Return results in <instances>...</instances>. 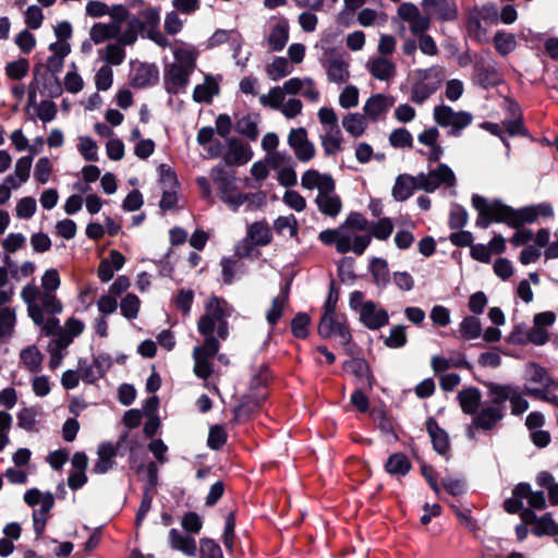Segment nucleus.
Wrapping results in <instances>:
<instances>
[{"instance_id":"20e7f679","label":"nucleus","mask_w":558,"mask_h":558,"mask_svg":"<svg viewBox=\"0 0 558 558\" xmlns=\"http://www.w3.org/2000/svg\"><path fill=\"white\" fill-rule=\"evenodd\" d=\"M219 198L236 210L243 205L246 187H260L267 177H213Z\"/></svg>"},{"instance_id":"09e8293b","label":"nucleus","mask_w":558,"mask_h":558,"mask_svg":"<svg viewBox=\"0 0 558 558\" xmlns=\"http://www.w3.org/2000/svg\"><path fill=\"white\" fill-rule=\"evenodd\" d=\"M218 93V85L211 78H206L201 85H197L193 93V98L198 102H208L214 95Z\"/></svg>"},{"instance_id":"0eeeda50","label":"nucleus","mask_w":558,"mask_h":558,"mask_svg":"<svg viewBox=\"0 0 558 558\" xmlns=\"http://www.w3.org/2000/svg\"><path fill=\"white\" fill-rule=\"evenodd\" d=\"M444 80L445 72L440 66L417 70L411 87V101L416 105L424 104L440 87Z\"/></svg>"},{"instance_id":"39448f33","label":"nucleus","mask_w":558,"mask_h":558,"mask_svg":"<svg viewBox=\"0 0 558 558\" xmlns=\"http://www.w3.org/2000/svg\"><path fill=\"white\" fill-rule=\"evenodd\" d=\"M207 154L211 158L220 157L228 167H241L246 165L253 158V150L250 144L238 137H230L226 145L216 141L207 148Z\"/></svg>"},{"instance_id":"393cba45","label":"nucleus","mask_w":558,"mask_h":558,"mask_svg":"<svg viewBox=\"0 0 558 558\" xmlns=\"http://www.w3.org/2000/svg\"><path fill=\"white\" fill-rule=\"evenodd\" d=\"M505 414L501 408L487 407L482 409L472 420V426L476 429L492 430Z\"/></svg>"},{"instance_id":"aec40b11","label":"nucleus","mask_w":558,"mask_h":558,"mask_svg":"<svg viewBox=\"0 0 558 558\" xmlns=\"http://www.w3.org/2000/svg\"><path fill=\"white\" fill-rule=\"evenodd\" d=\"M366 69L378 81H390L397 74L396 63L387 57L371 58L366 63Z\"/></svg>"},{"instance_id":"2eb2a0df","label":"nucleus","mask_w":558,"mask_h":558,"mask_svg":"<svg viewBox=\"0 0 558 558\" xmlns=\"http://www.w3.org/2000/svg\"><path fill=\"white\" fill-rule=\"evenodd\" d=\"M361 323L371 330H377L389 323V315L385 308L376 310L373 301H366L360 310Z\"/></svg>"},{"instance_id":"f03ea898","label":"nucleus","mask_w":558,"mask_h":558,"mask_svg":"<svg viewBox=\"0 0 558 558\" xmlns=\"http://www.w3.org/2000/svg\"><path fill=\"white\" fill-rule=\"evenodd\" d=\"M301 95L313 104L320 99V92L312 77H291L281 86L271 87L266 94L259 96V104L280 113L287 119H294L302 113L303 104L299 98L290 97Z\"/></svg>"},{"instance_id":"412c9836","label":"nucleus","mask_w":558,"mask_h":558,"mask_svg":"<svg viewBox=\"0 0 558 558\" xmlns=\"http://www.w3.org/2000/svg\"><path fill=\"white\" fill-rule=\"evenodd\" d=\"M342 368L353 374L360 381L366 383L369 390L373 389L376 378L368 362L364 357L347 360L343 362Z\"/></svg>"},{"instance_id":"37998d69","label":"nucleus","mask_w":558,"mask_h":558,"mask_svg":"<svg viewBox=\"0 0 558 558\" xmlns=\"http://www.w3.org/2000/svg\"><path fill=\"white\" fill-rule=\"evenodd\" d=\"M414 190L415 183L413 179L397 177L396 183L392 187V196L398 202H404L412 196Z\"/></svg>"},{"instance_id":"f257e3e1","label":"nucleus","mask_w":558,"mask_h":558,"mask_svg":"<svg viewBox=\"0 0 558 558\" xmlns=\"http://www.w3.org/2000/svg\"><path fill=\"white\" fill-rule=\"evenodd\" d=\"M472 205L478 211L476 226L482 229L488 228L493 222L507 223L509 227L518 229L525 223L535 222L539 216L550 217L554 214L553 207L547 203L514 209L500 199L488 203L478 194L472 196Z\"/></svg>"},{"instance_id":"9d476101","label":"nucleus","mask_w":558,"mask_h":558,"mask_svg":"<svg viewBox=\"0 0 558 558\" xmlns=\"http://www.w3.org/2000/svg\"><path fill=\"white\" fill-rule=\"evenodd\" d=\"M439 131L435 126H430L418 134L417 141L429 147L428 161L432 166L433 162H438L444 153L442 147L438 144ZM428 174H453L452 170L444 163H438L435 168L430 167Z\"/></svg>"},{"instance_id":"0e129e2a","label":"nucleus","mask_w":558,"mask_h":558,"mask_svg":"<svg viewBox=\"0 0 558 558\" xmlns=\"http://www.w3.org/2000/svg\"><path fill=\"white\" fill-rule=\"evenodd\" d=\"M389 143L396 148H407L412 146L413 137L407 129L399 128L390 133Z\"/></svg>"},{"instance_id":"ddd939ff","label":"nucleus","mask_w":558,"mask_h":558,"mask_svg":"<svg viewBox=\"0 0 558 558\" xmlns=\"http://www.w3.org/2000/svg\"><path fill=\"white\" fill-rule=\"evenodd\" d=\"M293 159L283 153H269L263 162H256L252 167V174H262L263 172L275 171L278 174H294Z\"/></svg>"},{"instance_id":"69168bd1","label":"nucleus","mask_w":558,"mask_h":558,"mask_svg":"<svg viewBox=\"0 0 558 558\" xmlns=\"http://www.w3.org/2000/svg\"><path fill=\"white\" fill-rule=\"evenodd\" d=\"M28 69V61L26 59H19L5 65V74L11 80H21L27 75Z\"/></svg>"},{"instance_id":"a19ab883","label":"nucleus","mask_w":558,"mask_h":558,"mask_svg":"<svg viewBox=\"0 0 558 558\" xmlns=\"http://www.w3.org/2000/svg\"><path fill=\"white\" fill-rule=\"evenodd\" d=\"M311 316L305 312H299L290 322L291 333L294 338L304 340L310 335Z\"/></svg>"},{"instance_id":"423d86ee","label":"nucleus","mask_w":558,"mask_h":558,"mask_svg":"<svg viewBox=\"0 0 558 558\" xmlns=\"http://www.w3.org/2000/svg\"><path fill=\"white\" fill-rule=\"evenodd\" d=\"M317 117L323 128L320 144L327 156H335L342 149V133L338 124V117L333 109L322 107Z\"/></svg>"},{"instance_id":"79ce46f5","label":"nucleus","mask_w":558,"mask_h":558,"mask_svg":"<svg viewBox=\"0 0 558 558\" xmlns=\"http://www.w3.org/2000/svg\"><path fill=\"white\" fill-rule=\"evenodd\" d=\"M532 533L536 536H556L558 535V523L554 521L551 513L547 512L537 519L532 527Z\"/></svg>"},{"instance_id":"774afa93","label":"nucleus","mask_w":558,"mask_h":558,"mask_svg":"<svg viewBox=\"0 0 558 558\" xmlns=\"http://www.w3.org/2000/svg\"><path fill=\"white\" fill-rule=\"evenodd\" d=\"M113 83V71L109 65H102L95 74V85L98 90H108Z\"/></svg>"},{"instance_id":"c85d7f7f","label":"nucleus","mask_w":558,"mask_h":558,"mask_svg":"<svg viewBox=\"0 0 558 558\" xmlns=\"http://www.w3.org/2000/svg\"><path fill=\"white\" fill-rule=\"evenodd\" d=\"M262 407V400L250 396L242 397L240 403L233 408L231 423L241 424L252 418L253 414Z\"/></svg>"},{"instance_id":"2f4dec72","label":"nucleus","mask_w":558,"mask_h":558,"mask_svg":"<svg viewBox=\"0 0 558 558\" xmlns=\"http://www.w3.org/2000/svg\"><path fill=\"white\" fill-rule=\"evenodd\" d=\"M384 468L390 475L405 476L412 470V463L405 453L395 452L388 457Z\"/></svg>"},{"instance_id":"a878e982","label":"nucleus","mask_w":558,"mask_h":558,"mask_svg":"<svg viewBox=\"0 0 558 558\" xmlns=\"http://www.w3.org/2000/svg\"><path fill=\"white\" fill-rule=\"evenodd\" d=\"M289 40V23L284 19L276 21L267 36V45L271 51H281Z\"/></svg>"},{"instance_id":"8fccbe9b","label":"nucleus","mask_w":558,"mask_h":558,"mask_svg":"<svg viewBox=\"0 0 558 558\" xmlns=\"http://www.w3.org/2000/svg\"><path fill=\"white\" fill-rule=\"evenodd\" d=\"M529 366L531 371V381L542 384L545 389L557 386V381L548 374L545 367L537 363H530Z\"/></svg>"},{"instance_id":"4c0bfd02","label":"nucleus","mask_w":558,"mask_h":558,"mask_svg":"<svg viewBox=\"0 0 558 558\" xmlns=\"http://www.w3.org/2000/svg\"><path fill=\"white\" fill-rule=\"evenodd\" d=\"M20 359L31 373H38L41 369L44 354L36 345H29L20 353Z\"/></svg>"},{"instance_id":"680f3d73","label":"nucleus","mask_w":558,"mask_h":558,"mask_svg":"<svg viewBox=\"0 0 558 558\" xmlns=\"http://www.w3.org/2000/svg\"><path fill=\"white\" fill-rule=\"evenodd\" d=\"M77 149L88 161H96L98 159V146L96 142L88 136L78 137Z\"/></svg>"},{"instance_id":"6e6d98bb","label":"nucleus","mask_w":558,"mask_h":558,"mask_svg":"<svg viewBox=\"0 0 558 558\" xmlns=\"http://www.w3.org/2000/svg\"><path fill=\"white\" fill-rule=\"evenodd\" d=\"M116 5L109 7L107 3L99 0H90L86 3V14L93 19H100L108 15L112 19Z\"/></svg>"},{"instance_id":"e433bc0d","label":"nucleus","mask_w":558,"mask_h":558,"mask_svg":"<svg viewBox=\"0 0 558 558\" xmlns=\"http://www.w3.org/2000/svg\"><path fill=\"white\" fill-rule=\"evenodd\" d=\"M342 126L353 137H360L367 129L365 114L348 113L342 118Z\"/></svg>"},{"instance_id":"de8ad7c7","label":"nucleus","mask_w":558,"mask_h":558,"mask_svg":"<svg viewBox=\"0 0 558 558\" xmlns=\"http://www.w3.org/2000/svg\"><path fill=\"white\" fill-rule=\"evenodd\" d=\"M16 323L15 311L12 307H3L0 310V340L11 337Z\"/></svg>"},{"instance_id":"f8f14e48","label":"nucleus","mask_w":558,"mask_h":558,"mask_svg":"<svg viewBox=\"0 0 558 558\" xmlns=\"http://www.w3.org/2000/svg\"><path fill=\"white\" fill-rule=\"evenodd\" d=\"M226 305L225 299L211 295L206 302L205 314L198 319L197 328H203L207 332L216 330V324L226 320L229 316L225 307Z\"/></svg>"},{"instance_id":"338daca9","label":"nucleus","mask_w":558,"mask_h":558,"mask_svg":"<svg viewBox=\"0 0 558 558\" xmlns=\"http://www.w3.org/2000/svg\"><path fill=\"white\" fill-rule=\"evenodd\" d=\"M194 301V291L191 289H180L174 300L175 307L183 315H189Z\"/></svg>"},{"instance_id":"b1692460","label":"nucleus","mask_w":558,"mask_h":558,"mask_svg":"<svg viewBox=\"0 0 558 558\" xmlns=\"http://www.w3.org/2000/svg\"><path fill=\"white\" fill-rule=\"evenodd\" d=\"M422 5L428 16L446 21L457 16V8L451 0H423Z\"/></svg>"},{"instance_id":"a18cd8bd","label":"nucleus","mask_w":558,"mask_h":558,"mask_svg":"<svg viewBox=\"0 0 558 558\" xmlns=\"http://www.w3.org/2000/svg\"><path fill=\"white\" fill-rule=\"evenodd\" d=\"M371 236L379 241H386L393 232V223L390 218L384 217L369 223Z\"/></svg>"},{"instance_id":"4d7b16f0","label":"nucleus","mask_w":558,"mask_h":558,"mask_svg":"<svg viewBox=\"0 0 558 558\" xmlns=\"http://www.w3.org/2000/svg\"><path fill=\"white\" fill-rule=\"evenodd\" d=\"M274 229L278 234H283L284 230L289 229L290 236L294 238L299 233L298 220L293 214H290L289 216H279L274 221Z\"/></svg>"},{"instance_id":"58836bf2","label":"nucleus","mask_w":558,"mask_h":558,"mask_svg":"<svg viewBox=\"0 0 558 558\" xmlns=\"http://www.w3.org/2000/svg\"><path fill=\"white\" fill-rule=\"evenodd\" d=\"M128 44H122L121 41L108 44L102 50L101 59L104 62H106L110 65H120L123 63L125 59V50L124 46Z\"/></svg>"},{"instance_id":"cd10ccee","label":"nucleus","mask_w":558,"mask_h":558,"mask_svg":"<svg viewBox=\"0 0 558 558\" xmlns=\"http://www.w3.org/2000/svg\"><path fill=\"white\" fill-rule=\"evenodd\" d=\"M457 399L464 414L476 415L482 402V393L476 387H469L458 392Z\"/></svg>"},{"instance_id":"bb28decb","label":"nucleus","mask_w":558,"mask_h":558,"mask_svg":"<svg viewBox=\"0 0 558 558\" xmlns=\"http://www.w3.org/2000/svg\"><path fill=\"white\" fill-rule=\"evenodd\" d=\"M487 388L490 407L504 408L505 403L510 400L514 392L515 386L501 385L494 381H481Z\"/></svg>"},{"instance_id":"f704fd0d","label":"nucleus","mask_w":558,"mask_h":558,"mask_svg":"<svg viewBox=\"0 0 558 558\" xmlns=\"http://www.w3.org/2000/svg\"><path fill=\"white\" fill-rule=\"evenodd\" d=\"M369 272L374 283L378 288H386L390 282V272L388 263L381 257H374L369 264Z\"/></svg>"},{"instance_id":"603ef678","label":"nucleus","mask_w":558,"mask_h":558,"mask_svg":"<svg viewBox=\"0 0 558 558\" xmlns=\"http://www.w3.org/2000/svg\"><path fill=\"white\" fill-rule=\"evenodd\" d=\"M494 44L496 50L502 56L509 54L517 48V39L514 35L509 33H496L494 37Z\"/></svg>"},{"instance_id":"13d9d810","label":"nucleus","mask_w":558,"mask_h":558,"mask_svg":"<svg viewBox=\"0 0 558 558\" xmlns=\"http://www.w3.org/2000/svg\"><path fill=\"white\" fill-rule=\"evenodd\" d=\"M199 558H223L220 545L208 537L199 539Z\"/></svg>"},{"instance_id":"49530a36","label":"nucleus","mask_w":558,"mask_h":558,"mask_svg":"<svg viewBox=\"0 0 558 558\" xmlns=\"http://www.w3.org/2000/svg\"><path fill=\"white\" fill-rule=\"evenodd\" d=\"M460 332L466 340L478 338L482 333L481 320L474 315L464 317L460 324Z\"/></svg>"},{"instance_id":"72a5a7b5","label":"nucleus","mask_w":558,"mask_h":558,"mask_svg":"<svg viewBox=\"0 0 558 558\" xmlns=\"http://www.w3.org/2000/svg\"><path fill=\"white\" fill-rule=\"evenodd\" d=\"M247 236L255 246H266L272 240V232L266 220L255 221L248 227Z\"/></svg>"},{"instance_id":"052dcab7","label":"nucleus","mask_w":558,"mask_h":558,"mask_svg":"<svg viewBox=\"0 0 558 558\" xmlns=\"http://www.w3.org/2000/svg\"><path fill=\"white\" fill-rule=\"evenodd\" d=\"M408 337L405 326L397 325L390 330V336L384 340L387 348L399 349L407 344Z\"/></svg>"},{"instance_id":"ea45409f","label":"nucleus","mask_w":558,"mask_h":558,"mask_svg":"<svg viewBox=\"0 0 558 558\" xmlns=\"http://www.w3.org/2000/svg\"><path fill=\"white\" fill-rule=\"evenodd\" d=\"M173 56L175 59L173 64L194 70L197 50L193 46L183 44L182 46L173 49Z\"/></svg>"},{"instance_id":"4be33fe9","label":"nucleus","mask_w":558,"mask_h":558,"mask_svg":"<svg viewBox=\"0 0 558 558\" xmlns=\"http://www.w3.org/2000/svg\"><path fill=\"white\" fill-rule=\"evenodd\" d=\"M395 105V98L385 94L372 95L364 104L365 117L375 121Z\"/></svg>"},{"instance_id":"f3484780","label":"nucleus","mask_w":558,"mask_h":558,"mask_svg":"<svg viewBox=\"0 0 558 558\" xmlns=\"http://www.w3.org/2000/svg\"><path fill=\"white\" fill-rule=\"evenodd\" d=\"M193 70L187 68L170 64L165 73V86L168 93L177 94L182 90L189 83V77Z\"/></svg>"},{"instance_id":"a211bd4d","label":"nucleus","mask_w":558,"mask_h":558,"mask_svg":"<svg viewBox=\"0 0 558 558\" xmlns=\"http://www.w3.org/2000/svg\"><path fill=\"white\" fill-rule=\"evenodd\" d=\"M425 427L433 449L440 456L445 457L450 451V439L448 433L441 428L438 422L433 417H428L425 422Z\"/></svg>"},{"instance_id":"7c9ffc66","label":"nucleus","mask_w":558,"mask_h":558,"mask_svg":"<svg viewBox=\"0 0 558 558\" xmlns=\"http://www.w3.org/2000/svg\"><path fill=\"white\" fill-rule=\"evenodd\" d=\"M170 545L173 549L183 553L185 556L194 557L197 553L196 541L190 535H182L177 529L169 532Z\"/></svg>"},{"instance_id":"bf43d9fd","label":"nucleus","mask_w":558,"mask_h":558,"mask_svg":"<svg viewBox=\"0 0 558 558\" xmlns=\"http://www.w3.org/2000/svg\"><path fill=\"white\" fill-rule=\"evenodd\" d=\"M157 71L148 65H141L133 77V84L137 87L150 85L157 81Z\"/></svg>"},{"instance_id":"c9c22d12","label":"nucleus","mask_w":558,"mask_h":558,"mask_svg":"<svg viewBox=\"0 0 558 558\" xmlns=\"http://www.w3.org/2000/svg\"><path fill=\"white\" fill-rule=\"evenodd\" d=\"M265 72L272 82H278L293 72L289 60L283 57H276L266 65Z\"/></svg>"},{"instance_id":"dca6fc26","label":"nucleus","mask_w":558,"mask_h":558,"mask_svg":"<svg viewBox=\"0 0 558 558\" xmlns=\"http://www.w3.org/2000/svg\"><path fill=\"white\" fill-rule=\"evenodd\" d=\"M369 416L381 434H390L395 440H399V436L395 429L397 424L396 420L385 403L381 402L374 405L369 411Z\"/></svg>"},{"instance_id":"4468645a","label":"nucleus","mask_w":558,"mask_h":558,"mask_svg":"<svg viewBox=\"0 0 558 558\" xmlns=\"http://www.w3.org/2000/svg\"><path fill=\"white\" fill-rule=\"evenodd\" d=\"M399 17L409 24L413 34H422L429 28L430 21L428 14L423 15L418 8L411 2H403L398 8Z\"/></svg>"},{"instance_id":"e2e57ef3","label":"nucleus","mask_w":558,"mask_h":558,"mask_svg":"<svg viewBox=\"0 0 558 558\" xmlns=\"http://www.w3.org/2000/svg\"><path fill=\"white\" fill-rule=\"evenodd\" d=\"M235 131L248 137L250 140H256L258 136V128L256 122L248 116L242 117L235 122Z\"/></svg>"},{"instance_id":"c756f323","label":"nucleus","mask_w":558,"mask_h":558,"mask_svg":"<svg viewBox=\"0 0 558 558\" xmlns=\"http://www.w3.org/2000/svg\"><path fill=\"white\" fill-rule=\"evenodd\" d=\"M98 460L94 465L93 471L96 474H105L117 464L114 458L117 456V447H114L111 442H102L99 445L98 450Z\"/></svg>"},{"instance_id":"3c124183","label":"nucleus","mask_w":558,"mask_h":558,"mask_svg":"<svg viewBox=\"0 0 558 558\" xmlns=\"http://www.w3.org/2000/svg\"><path fill=\"white\" fill-rule=\"evenodd\" d=\"M227 440L228 433L222 425L216 424L210 426L207 438V446L211 450H220L226 445Z\"/></svg>"},{"instance_id":"864d4df0","label":"nucleus","mask_w":558,"mask_h":558,"mask_svg":"<svg viewBox=\"0 0 558 558\" xmlns=\"http://www.w3.org/2000/svg\"><path fill=\"white\" fill-rule=\"evenodd\" d=\"M141 301L134 293H128L120 303L121 314L128 319H134L140 312Z\"/></svg>"},{"instance_id":"5fc2aeb1","label":"nucleus","mask_w":558,"mask_h":558,"mask_svg":"<svg viewBox=\"0 0 558 558\" xmlns=\"http://www.w3.org/2000/svg\"><path fill=\"white\" fill-rule=\"evenodd\" d=\"M335 314L336 313H328L324 311L317 328L320 337L326 339L335 336L336 329L340 324V322L336 319Z\"/></svg>"},{"instance_id":"6e6552de","label":"nucleus","mask_w":558,"mask_h":558,"mask_svg":"<svg viewBox=\"0 0 558 558\" xmlns=\"http://www.w3.org/2000/svg\"><path fill=\"white\" fill-rule=\"evenodd\" d=\"M433 117L435 122L442 128H450L449 134L457 136L470 125L473 117L466 111H454L451 107L439 105L434 108Z\"/></svg>"},{"instance_id":"7ed1b4c3","label":"nucleus","mask_w":558,"mask_h":558,"mask_svg":"<svg viewBox=\"0 0 558 558\" xmlns=\"http://www.w3.org/2000/svg\"><path fill=\"white\" fill-rule=\"evenodd\" d=\"M141 26L137 17L130 16L124 5L116 4L112 19L107 23H95L88 34L95 45H100L109 39H117L122 44H134L137 40Z\"/></svg>"},{"instance_id":"5701e85b","label":"nucleus","mask_w":558,"mask_h":558,"mask_svg":"<svg viewBox=\"0 0 558 558\" xmlns=\"http://www.w3.org/2000/svg\"><path fill=\"white\" fill-rule=\"evenodd\" d=\"M474 82L484 88H489L498 85L501 77L493 63H485L480 61L474 66Z\"/></svg>"},{"instance_id":"6ab92c4d","label":"nucleus","mask_w":558,"mask_h":558,"mask_svg":"<svg viewBox=\"0 0 558 558\" xmlns=\"http://www.w3.org/2000/svg\"><path fill=\"white\" fill-rule=\"evenodd\" d=\"M159 184L162 190L160 209L165 211L174 209L178 203V191L181 187L178 177H160Z\"/></svg>"},{"instance_id":"473e14b6","label":"nucleus","mask_w":558,"mask_h":558,"mask_svg":"<svg viewBox=\"0 0 558 558\" xmlns=\"http://www.w3.org/2000/svg\"><path fill=\"white\" fill-rule=\"evenodd\" d=\"M407 179H413L415 183V190H422L426 193L435 192L442 183L448 186L456 184L457 177H405Z\"/></svg>"},{"instance_id":"c03bdc74","label":"nucleus","mask_w":558,"mask_h":558,"mask_svg":"<svg viewBox=\"0 0 558 558\" xmlns=\"http://www.w3.org/2000/svg\"><path fill=\"white\" fill-rule=\"evenodd\" d=\"M316 204L318 209L326 216L336 217L342 207L341 199L339 196L324 195L316 197Z\"/></svg>"},{"instance_id":"1a4fd4ad","label":"nucleus","mask_w":558,"mask_h":558,"mask_svg":"<svg viewBox=\"0 0 558 558\" xmlns=\"http://www.w3.org/2000/svg\"><path fill=\"white\" fill-rule=\"evenodd\" d=\"M322 63L330 83L344 84L349 81L350 63L343 53H338L332 49H325Z\"/></svg>"},{"instance_id":"9b49d317","label":"nucleus","mask_w":558,"mask_h":558,"mask_svg":"<svg viewBox=\"0 0 558 558\" xmlns=\"http://www.w3.org/2000/svg\"><path fill=\"white\" fill-rule=\"evenodd\" d=\"M287 143L292 149L295 158L301 162L311 161L316 155V147L308 138L305 128H293L289 131Z\"/></svg>"}]
</instances>
